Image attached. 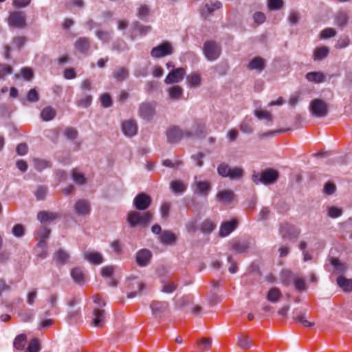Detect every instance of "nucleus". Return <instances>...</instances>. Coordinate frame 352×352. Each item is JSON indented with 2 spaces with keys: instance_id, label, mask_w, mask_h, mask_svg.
<instances>
[{
  "instance_id": "nucleus-1",
  "label": "nucleus",
  "mask_w": 352,
  "mask_h": 352,
  "mask_svg": "<svg viewBox=\"0 0 352 352\" xmlns=\"http://www.w3.org/2000/svg\"><path fill=\"white\" fill-rule=\"evenodd\" d=\"M153 219V214L150 212H140L135 210L127 214L126 221L131 228L136 226L146 227Z\"/></svg>"
},
{
  "instance_id": "nucleus-2",
  "label": "nucleus",
  "mask_w": 352,
  "mask_h": 352,
  "mask_svg": "<svg viewBox=\"0 0 352 352\" xmlns=\"http://www.w3.org/2000/svg\"><path fill=\"white\" fill-rule=\"evenodd\" d=\"M218 174L223 177H228L231 180H239L244 175L242 168L234 166L231 167L226 162H221L217 167Z\"/></svg>"
},
{
  "instance_id": "nucleus-3",
  "label": "nucleus",
  "mask_w": 352,
  "mask_h": 352,
  "mask_svg": "<svg viewBox=\"0 0 352 352\" xmlns=\"http://www.w3.org/2000/svg\"><path fill=\"white\" fill-rule=\"evenodd\" d=\"M202 50L205 57L210 61L217 60L221 53V46L213 41H206Z\"/></svg>"
},
{
  "instance_id": "nucleus-4",
  "label": "nucleus",
  "mask_w": 352,
  "mask_h": 352,
  "mask_svg": "<svg viewBox=\"0 0 352 352\" xmlns=\"http://www.w3.org/2000/svg\"><path fill=\"white\" fill-rule=\"evenodd\" d=\"M309 111L313 116L324 118L328 115V104L321 99H314L309 104Z\"/></svg>"
},
{
  "instance_id": "nucleus-5",
  "label": "nucleus",
  "mask_w": 352,
  "mask_h": 352,
  "mask_svg": "<svg viewBox=\"0 0 352 352\" xmlns=\"http://www.w3.org/2000/svg\"><path fill=\"white\" fill-rule=\"evenodd\" d=\"M279 234L281 236L282 239L292 241L298 238L300 230L292 224L283 222L280 225Z\"/></svg>"
},
{
  "instance_id": "nucleus-6",
  "label": "nucleus",
  "mask_w": 352,
  "mask_h": 352,
  "mask_svg": "<svg viewBox=\"0 0 352 352\" xmlns=\"http://www.w3.org/2000/svg\"><path fill=\"white\" fill-rule=\"evenodd\" d=\"M206 133V124L201 120H195L190 129L185 130L186 138H201Z\"/></svg>"
},
{
  "instance_id": "nucleus-7",
  "label": "nucleus",
  "mask_w": 352,
  "mask_h": 352,
  "mask_svg": "<svg viewBox=\"0 0 352 352\" xmlns=\"http://www.w3.org/2000/svg\"><path fill=\"white\" fill-rule=\"evenodd\" d=\"M155 102H142L139 106L138 114L142 119L150 121L155 114Z\"/></svg>"
},
{
  "instance_id": "nucleus-8",
  "label": "nucleus",
  "mask_w": 352,
  "mask_h": 352,
  "mask_svg": "<svg viewBox=\"0 0 352 352\" xmlns=\"http://www.w3.org/2000/svg\"><path fill=\"white\" fill-rule=\"evenodd\" d=\"M173 53V48L168 41H164L157 46L153 47L151 51V56L155 58H160Z\"/></svg>"
},
{
  "instance_id": "nucleus-9",
  "label": "nucleus",
  "mask_w": 352,
  "mask_h": 352,
  "mask_svg": "<svg viewBox=\"0 0 352 352\" xmlns=\"http://www.w3.org/2000/svg\"><path fill=\"white\" fill-rule=\"evenodd\" d=\"M167 142L171 144L179 143L183 138H186L185 130H182L177 126H172L167 129Z\"/></svg>"
},
{
  "instance_id": "nucleus-10",
  "label": "nucleus",
  "mask_w": 352,
  "mask_h": 352,
  "mask_svg": "<svg viewBox=\"0 0 352 352\" xmlns=\"http://www.w3.org/2000/svg\"><path fill=\"white\" fill-rule=\"evenodd\" d=\"M8 24L14 28L23 29L26 27V16L24 12L14 11L8 18Z\"/></svg>"
},
{
  "instance_id": "nucleus-11",
  "label": "nucleus",
  "mask_w": 352,
  "mask_h": 352,
  "mask_svg": "<svg viewBox=\"0 0 352 352\" xmlns=\"http://www.w3.org/2000/svg\"><path fill=\"white\" fill-rule=\"evenodd\" d=\"M151 197L144 192L138 194L133 199V206L138 210H145L151 204Z\"/></svg>"
},
{
  "instance_id": "nucleus-12",
  "label": "nucleus",
  "mask_w": 352,
  "mask_h": 352,
  "mask_svg": "<svg viewBox=\"0 0 352 352\" xmlns=\"http://www.w3.org/2000/svg\"><path fill=\"white\" fill-rule=\"evenodd\" d=\"M152 314L155 318H162L169 309L166 301L153 300L150 304Z\"/></svg>"
},
{
  "instance_id": "nucleus-13",
  "label": "nucleus",
  "mask_w": 352,
  "mask_h": 352,
  "mask_svg": "<svg viewBox=\"0 0 352 352\" xmlns=\"http://www.w3.org/2000/svg\"><path fill=\"white\" fill-rule=\"evenodd\" d=\"M185 74L186 71L182 67L173 69L166 77L164 82L166 84L179 82L184 79Z\"/></svg>"
},
{
  "instance_id": "nucleus-14",
  "label": "nucleus",
  "mask_w": 352,
  "mask_h": 352,
  "mask_svg": "<svg viewBox=\"0 0 352 352\" xmlns=\"http://www.w3.org/2000/svg\"><path fill=\"white\" fill-rule=\"evenodd\" d=\"M152 253L148 249H142L137 252L135 254V261L140 267L147 266L151 260Z\"/></svg>"
},
{
  "instance_id": "nucleus-15",
  "label": "nucleus",
  "mask_w": 352,
  "mask_h": 352,
  "mask_svg": "<svg viewBox=\"0 0 352 352\" xmlns=\"http://www.w3.org/2000/svg\"><path fill=\"white\" fill-rule=\"evenodd\" d=\"M74 210L78 216H87L91 212L90 203L86 199H79L74 204Z\"/></svg>"
},
{
  "instance_id": "nucleus-16",
  "label": "nucleus",
  "mask_w": 352,
  "mask_h": 352,
  "mask_svg": "<svg viewBox=\"0 0 352 352\" xmlns=\"http://www.w3.org/2000/svg\"><path fill=\"white\" fill-rule=\"evenodd\" d=\"M105 323V311L100 308H95L92 313L91 324L97 328L102 327Z\"/></svg>"
},
{
  "instance_id": "nucleus-17",
  "label": "nucleus",
  "mask_w": 352,
  "mask_h": 352,
  "mask_svg": "<svg viewBox=\"0 0 352 352\" xmlns=\"http://www.w3.org/2000/svg\"><path fill=\"white\" fill-rule=\"evenodd\" d=\"M293 319L297 322L300 323L304 327H312L314 326V322H309L306 318L307 311L300 309H295L293 312Z\"/></svg>"
},
{
  "instance_id": "nucleus-18",
  "label": "nucleus",
  "mask_w": 352,
  "mask_h": 352,
  "mask_svg": "<svg viewBox=\"0 0 352 352\" xmlns=\"http://www.w3.org/2000/svg\"><path fill=\"white\" fill-rule=\"evenodd\" d=\"M122 131L127 137H133L137 134L138 125L135 120H125L122 123Z\"/></svg>"
},
{
  "instance_id": "nucleus-19",
  "label": "nucleus",
  "mask_w": 352,
  "mask_h": 352,
  "mask_svg": "<svg viewBox=\"0 0 352 352\" xmlns=\"http://www.w3.org/2000/svg\"><path fill=\"white\" fill-rule=\"evenodd\" d=\"M262 183L271 184L276 182L278 177V172L272 168L267 169L261 173Z\"/></svg>"
},
{
  "instance_id": "nucleus-20",
  "label": "nucleus",
  "mask_w": 352,
  "mask_h": 352,
  "mask_svg": "<svg viewBox=\"0 0 352 352\" xmlns=\"http://www.w3.org/2000/svg\"><path fill=\"white\" fill-rule=\"evenodd\" d=\"M129 287L133 291L129 292L127 297L131 298L136 296L144 288V285L138 278H133L130 280Z\"/></svg>"
},
{
  "instance_id": "nucleus-21",
  "label": "nucleus",
  "mask_w": 352,
  "mask_h": 352,
  "mask_svg": "<svg viewBox=\"0 0 352 352\" xmlns=\"http://www.w3.org/2000/svg\"><path fill=\"white\" fill-rule=\"evenodd\" d=\"M238 222L236 219H232L230 221H226L221 224L219 235L221 236H226L234 230L237 226Z\"/></svg>"
},
{
  "instance_id": "nucleus-22",
  "label": "nucleus",
  "mask_w": 352,
  "mask_h": 352,
  "mask_svg": "<svg viewBox=\"0 0 352 352\" xmlns=\"http://www.w3.org/2000/svg\"><path fill=\"white\" fill-rule=\"evenodd\" d=\"M195 192L200 195L207 196L211 190L210 183L209 182L195 181Z\"/></svg>"
},
{
  "instance_id": "nucleus-23",
  "label": "nucleus",
  "mask_w": 352,
  "mask_h": 352,
  "mask_svg": "<svg viewBox=\"0 0 352 352\" xmlns=\"http://www.w3.org/2000/svg\"><path fill=\"white\" fill-rule=\"evenodd\" d=\"M265 67V60L260 57L256 56L253 58L249 63L248 68L250 70H257L258 72H262Z\"/></svg>"
},
{
  "instance_id": "nucleus-24",
  "label": "nucleus",
  "mask_w": 352,
  "mask_h": 352,
  "mask_svg": "<svg viewBox=\"0 0 352 352\" xmlns=\"http://www.w3.org/2000/svg\"><path fill=\"white\" fill-rule=\"evenodd\" d=\"M91 43L89 38L80 37L75 43V47L82 54H86L90 49Z\"/></svg>"
},
{
  "instance_id": "nucleus-25",
  "label": "nucleus",
  "mask_w": 352,
  "mask_h": 352,
  "mask_svg": "<svg viewBox=\"0 0 352 352\" xmlns=\"http://www.w3.org/2000/svg\"><path fill=\"white\" fill-rule=\"evenodd\" d=\"M235 197L234 192L231 190H223L217 194V199L219 202L230 204Z\"/></svg>"
},
{
  "instance_id": "nucleus-26",
  "label": "nucleus",
  "mask_w": 352,
  "mask_h": 352,
  "mask_svg": "<svg viewBox=\"0 0 352 352\" xmlns=\"http://www.w3.org/2000/svg\"><path fill=\"white\" fill-rule=\"evenodd\" d=\"M83 255L85 259L94 265H98L103 262V257L99 252L87 251Z\"/></svg>"
},
{
  "instance_id": "nucleus-27",
  "label": "nucleus",
  "mask_w": 352,
  "mask_h": 352,
  "mask_svg": "<svg viewBox=\"0 0 352 352\" xmlns=\"http://www.w3.org/2000/svg\"><path fill=\"white\" fill-rule=\"evenodd\" d=\"M160 240L164 245H173L175 243L177 237L170 230H164L161 233Z\"/></svg>"
},
{
  "instance_id": "nucleus-28",
  "label": "nucleus",
  "mask_w": 352,
  "mask_h": 352,
  "mask_svg": "<svg viewBox=\"0 0 352 352\" xmlns=\"http://www.w3.org/2000/svg\"><path fill=\"white\" fill-rule=\"evenodd\" d=\"M336 282L343 292H352V279L346 278L344 276L340 275L337 278Z\"/></svg>"
},
{
  "instance_id": "nucleus-29",
  "label": "nucleus",
  "mask_w": 352,
  "mask_h": 352,
  "mask_svg": "<svg viewBox=\"0 0 352 352\" xmlns=\"http://www.w3.org/2000/svg\"><path fill=\"white\" fill-rule=\"evenodd\" d=\"M133 31L132 32L131 35L132 39H133L136 36L137 34H139L140 35H144L147 34L148 32L151 31V27L142 25L139 22L135 21L133 23Z\"/></svg>"
},
{
  "instance_id": "nucleus-30",
  "label": "nucleus",
  "mask_w": 352,
  "mask_h": 352,
  "mask_svg": "<svg viewBox=\"0 0 352 352\" xmlns=\"http://www.w3.org/2000/svg\"><path fill=\"white\" fill-rule=\"evenodd\" d=\"M349 19V17L348 14L344 11L338 12L334 17L335 24L340 28H343L346 26Z\"/></svg>"
},
{
  "instance_id": "nucleus-31",
  "label": "nucleus",
  "mask_w": 352,
  "mask_h": 352,
  "mask_svg": "<svg viewBox=\"0 0 352 352\" xmlns=\"http://www.w3.org/2000/svg\"><path fill=\"white\" fill-rule=\"evenodd\" d=\"M167 91L169 98L173 100H178L182 98L183 89L179 85H173Z\"/></svg>"
},
{
  "instance_id": "nucleus-32",
  "label": "nucleus",
  "mask_w": 352,
  "mask_h": 352,
  "mask_svg": "<svg viewBox=\"0 0 352 352\" xmlns=\"http://www.w3.org/2000/svg\"><path fill=\"white\" fill-rule=\"evenodd\" d=\"M113 272V267L112 266H106L102 267L101 270V275L104 278H109V285L116 287L117 285V282L112 278Z\"/></svg>"
},
{
  "instance_id": "nucleus-33",
  "label": "nucleus",
  "mask_w": 352,
  "mask_h": 352,
  "mask_svg": "<svg viewBox=\"0 0 352 352\" xmlns=\"http://www.w3.org/2000/svg\"><path fill=\"white\" fill-rule=\"evenodd\" d=\"M71 276L73 280L78 285L85 283V274L80 267H75L71 271Z\"/></svg>"
},
{
  "instance_id": "nucleus-34",
  "label": "nucleus",
  "mask_w": 352,
  "mask_h": 352,
  "mask_svg": "<svg viewBox=\"0 0 352 352\" xmlns=\"http://www.w3.org/2000/svg\"><path fill=\"white\" fill-rule=\"evenodd\" d=\"M58 217V214L52 212L41 211L37 214V218L41 223L52 221Z\"/></svg>"
},
{
  "instance_id": "nucleus-35",
  "label": "nucleus",
  "mask_w": 352,
  "mask_h": 352,
  "mask_svg": "<svg viewBox=\"0 0 352 352\" xmlns=\"http://www.w3.org/2000/svg\"><path fill=\"white\" fill-rule=\"evenodd\" d=\"M306 78L308 81L320 83L324 81L325 76L320 72H311L306 74Z\"/></svg>"
},
{
  "instance_id": "nucleus-36",
  "label": "nucleus",
  "mask_w": 352,
  "mask_h": 352,
  "mask_svg": "<svg viewBox=\"0 0 352 352\" xmlns=\"http://www.w3.org/2000/svg\"><path fill=\"white\" fill-rule=\"evenodd\" d=\"M296 277V275L292 273L289 270H283L281 271L280 274V278L281 282L285 285H289L292 282H293L294 278Z\"/></svg>"
},
{
  "instance_id": "nucleus-37",
  "label": "nucleus",
  "mask_w": 352,
  "mask_h": 352,
  "mask_svg": "<svg viewBox=\"0 0 352 352\" xmlns=\"http://www.w3.org/2000/svg\"><path fill=\"white\" fill-rule=\"evenodd\" d=\"M113 78L118 82L126 80L129 76V70L125 67H118L113 73Z\"/></svg>"
},
{
  "instance_id": "nucleus-38",
  "label": "nucleus",
  "mask_w": 352,
  "mask_h": 352,
  "mask_svg": "<svg viewBox=\"0 0 352 352\" xmlns=\"http://www.w3.org/2000/svg\"><path fill=\"white\" fill-rule=\"evenodd\" d=\"M56 112L52 107L44 108L41 112V118L43 121L47 122L53 120L56 116Z\"/></svg>"
},
{
  "instance_id": "nucleus-39",
  "label": "nucleus",
  "mask_w": 352,
  "mask_h": 352,
  "mask_svg": "<svg viewBox=\"0 0 352 352\" xmlns=\"http://www.w3.org/2000/svg\"><path fill=\"white\" fill-rule=\"evenodd\" d=\"M329 52V49L327 46H322L315 49L313 58L315 60H320L326 58Z\"/></svg>"
},
{
  "instance_id": "nucleus-40",
  "label": "nucleus",
  "mask_w": 352,
  "mask_h": 352,
  "mask_svg": "<svg viewBox=\"0 0 352 352\" xmlns=\"http://www.w3.org/2000/svg\"><path fill=\"white\" fill-rule=\"evenodd\" d=\"M282 297V294L279 289L276 287L272 288L267 294V299L268 301L276 303L278 302Z\"/></svg>"
},
{
  "instance_id": "nucleus-41",
  "label": "nucleus",
  "mask_w": 352,
  "mask_h": 352,
  "mask_svg": "<svg viewBox=\"0 0 352 352\" xmlns=\"http://www.w3.org/2000/svg\"><path fill=\"white\" fill-rule=\"evenodd\" d=\"M215 228L216 225L210 219L204 220L199 226L200 231L206 234L211 233Z\"/></svg>"
},
{
  "instance_id": "nucleus-42",
  "label": "nucleus",
  "mask_w": 352,
  "mask_h": 352,
  "mask_svg": "<svg viewBox=\"0 0 352 352\" xmlns=\"http://www.w3.org/2000/svg\"><path fill=\"white\" fill-rule=\"evenodd\" d=\"M170 188L174 194H180L184 192L186 186L181 181L176 180L170 182Z\"/></svg>"
},
{
  "instance_id": "nucleus-43",
  "label": "nucleus",
  "mask_w": 352,
  "mask_h": 352,
  "mask_svg": "<svg viewBox=\"0 0 352 352\" xmlns=\"http://www.w3.org/2000/svg\"><path fill=\"white\" fill-rule=\"evenodd\" d=\"M55 261L61 264V265H63L65 264L67 261L69 259V255L68 254V253L67 252H65V250H63V249H59L55 254H54V256Z\"/></svg>"
},
{
  "instance_id": "nucleus-44",
  "label": "nucleus",
  "mask_w": 352,
  "mask_h": 352,
  "mask_svg": "<svg viewBox=\"0 0 352 352\" xmlns=\"http://www.w3.org/2000/svg\"><path fill=\"white\" fill-rule=\"evenodd\" d=\"M34 166L38 171H42L47 168H50L52 166V163L45 160L34 159Z\"/></svg>"
},
{
  "instance_id": "nucleus-45",
  "label": "nucleus",
  "mask_w": 352,
  "mask_h": 352,
  "mask_svg": "<svg viewBox=\"0 0 352 352\" xmlns=\"http://www.w3.org/2000/svg\"><path fill=\"white\" fill-rule=\"evenodd\" d=\"M27 342L25 334H20L17 336L14 341V346L18 350H23Z\"/></svg>"
},
{
  "instance_id": "nucleus-46",
  "label": "nucleus",
  "mask_w": 352,
  "mask_h": 352,
  "mask_svg": "<svg viewBox=\"0 0 352 352\" xmlns=\"http://www.w3.org/2000/svg\"><path fill=\"white\" fill-rule=\"evenodd\" d=\"M249 246L245 242H240L239 241H234L232 243V248L238 253H243L246 252Z\"/></svg>"
},
{
  "instance_id": "nucleus-47",
  "label": "nucleus",
  "mask_w": 352,
  "mask_h": 352,
  "mask_svg": "<svg viewBox=\"0 0 352 352\" xmlns=\"http://www.w3.org/2000/svg\"><path fill=\"white\" fill-rule=\"evenodd\" d=\"M331 265L334 267L335 271L338 273H344L347 270L346 264L341 263L338 258H332Z\"/></svg>"
},
{
  "instance_id": "nucleus-48",
  "label": "nucleus",
  "mask_w": 352,
  "mask_h": 352,
  "mask_svg": "<svg viewBox=\"0 0 352 352\" xmlns=\"http://www.w3.org/2000/svg\"><path fill=\"white\" fill-rule=\"evenodd\" d=\"M177 288V285L174 282H164L162 292L166 294L173 293Z\"/></svg>"
},
{
  "instance_id": "nucleus-49",
  "label": "nucleus",
  "mask_w": 352,
  "mask_h": 352,
  "mask_svg": "<svg viewBox=\"0 0 352 352\" xmlns=\"http://www.w3.org/2000/svg\"><path fill=\"white\" fill-rule=\"evenodd\" d=\"M187 82L190 87H198L200 85L201 78L197 74H192L186 77Z\"/></svg>"
},
{
  "instance_id": "nucleus-50",
  "label": "nucleus",
  "mask_w": 352,
  "mask_h": 352,
  "mask_svg": "<svg viewBox=\"0 0 352 352\" xmlns=\"http://www.w3.org/2000/svg\"><path fill=\"white\" fill-rule=\"evenodd\" d=\"M190 300V296H182L176 300L175 307L177 309H182L189 303Z\"/></svg>"
},
{
  "instance_id": "nucleus-51",
  "label": "nucleus",
  "mask_w": 352,
  "mask_h": 352,
  "mask_svg": "<svg viewBox=\"0 0 352 352\" xmlns=\"http://www.w3.org/2000/svg\"><path fill=\"white\" fill-rule=\"evenodd\" d=\"M240 130L244 133H252L253 132V127L251 120H245L240 124Z\"/></svg>"
},
{
  "instance_id": "nucleus-52",
  "label": "nucleus",
  "mask_w": 352,
  "mask_h": 352,
  "mask_svg": "<svg viewBox=\"0 0 352 352\" xmlns=\"http://www.w3.org/2000/svg\"><path fill=\"white\" fill-rule=\"evenodd\" d=\"M237 344L242 349H247L251 346V340L248 336L241 335L238 337Z\"/></svg>"
},
{
  "instance_id": "nucleus-53",
  "label": "nucleus",
  "mask_w": 352,
  "mask_h": 352,
  "mask_svg": "<svg viewBox=\"0 0 352 352\" xmlns=\"http://www.w3.org/2000/svg\"><path fill=\"white\" fill-rule=\"evenodd\" d=\"M51 230L46 227H41L36 232L37 239H45L49 238Z\"/></svg>"
},
{
  "instance_id": "nucleus-54",
  "label": "nucleus",
  "mask_w": 352,
  "mask_h": 352,
  "mask_svg": "<svg viewBox=\"0 0 352 352\" xmlns=\"http://www.w3.org/2000/svg\"><path fill=\"white\" fill-rule=\"evenodd\" d=\"M254 115L259 120L265 119L270 122L272 120V115L267 111L256 109L254 111Z\"/></svg>"
},
{
  "instance_id": "nucleus-55",
  "label": "nucleus",
  "mask_w": 352,
  "mask_h": 352,
  "mask_svg": "<svg viewBox=\"0 0 352 352\" xmlns=\"http://www.w3.org/2000/svg\"><path fill=\"white\" fill-rule=\"evenodd\" d=\"M171 208V204L169 202H164L160 206V214L162 218L166 219L169 216V212Z\"/></svg>"
},
{
  "instance_id": "nucleus-56",
  "label": "nucleus",
  "mask_w": 352,
  "mask_h": 352,
  "mask_svg": "<svg viewBox=\"0 0 352 352\" xmlns=\"http://www.w3.org/2000/svg\"><path fill=\"white\" fill-rule=\"evenodd\" d=\"M48 188L47 186H39L37 187L34 195L38 200H43L45 199L47 193Z\"/></svg>"
},
{
  "instance_id": "nucleus-57",
  "label": "nucleus",
  "mask_w": 352,
  "mask_h": 352,
  "mask_svg": "<svg viewBox=\"0 0 352 352\" xmlns=\"http://www.w3.org/2000/svg\"><path fill=\"white\" fill-rule=\"evenodd\" d=\"M101 104L104 108L110 107L112 105V99L109 94H103L100 96Z\"/></svg>"
},
{
  "instance_id": "nucleus-58",
  "label": "nucleus",
  "mask_w": 352,
  "mask_h": 352,
  "mask_svg": "<svg viewBox=\"0 0 352 352\" xmlns=\"http://www.w3.org/2000/svg\"><path fill=\"white\" fill-rule=\"evenodd\" d=\"M212 344V340L210 338H202L201 340L198 341L199 349L201 351L208 350Z\"/></svg>"
},
{
  "instance_id": "nucleus-59",
  "label": "nucleus",
  "mask_w": 352,
  "mask_h": 352,
  "mask_svg": "<svg viewBox=\"0 0 352 352\" xmlns=\"http://www.w3.org/2000/svg\"><path fill=\"white\" fill-rule=\"evenodd\" d=\"M293 282H294L295 288L297 290H298L300 292H302V291H305L307 289L306 283H305V281L304 279L299 278L296 276L294 278Z\"/></svg>"
},
{
  "instance_id": "nucleus-60",
  "label": "nucleus",
  "mask_w": 352,
  "mask_h": 352,
  "mask_svg": "<svg viewBox=\"0 0 352 352\" xmlns=\"http://www.w3.org/2000/svg\"><path fill=\"white\" fill-rule=\"evenodd\" d=\"M41 349L38 340L37 339L32 340L26 349L27 352H39Z\"/></svg>"
},
{
  "instance_id": "nucleus-61",
  "label": "nucleus",
  "mask_w": 352,
  "mask_h": 352,
  "mask_svg": "<svg viewBox=\"0 0 352 352\" xmlns=\"http://www.w3.org/2000/svg\"><path fill=\"white\" fill-rule=\"evenodd\" d=\"M336 31L332 28H327L320 32V38L327 39L335 36Z\"/></svg>"
},
{
  "instance_id": "nucleus-62",
  "label": "nucleus",
  "mask_w": 352,
  "mask_h": 352,
  "mask_svg": "<svg viewBox=\"0 0 352 352\" xmlns=\"http://www.w3.org/2000/svg\"><path fill=\"white\" fill-rule=\"evenodd\" d=\"M96 36L103 42H109L111 39V33L105 30H98L96 33Z\"/></svg>"
},
{
  "instance_id": "nucleus-63",
  "label": "nucleus",
  "mask_w": 352,
  "mask_h": 352,
  "mask_svg": "<svg viewBox=\"0 0 352 352\" xmlns=\"http://www.w3.org/2000/svg\"><path fill=\"white\" fill-rule=\"evenodd\" d=\"M27 99L30 102H35L39 100V94L35 88L31 89L28 94Z\"/></svg>"
},
{
  "instance_id": "nucleus-64",
  "label": "nucleus",
  "mask_w": 352,
  "mask_h": 352,
  "mask_svg": "<svg viewBox=\"0 0 352 352\" xmlns=\"http://www.w3.org/2000/svg\"><path fill=\"white\" fill-rule=\"evenodd\" d=\"M72 179L78 184H84L86 182L85 178L83 174L80 173H78L76 170H73L72 172Z\"/></svg>"
}]
</instances>
